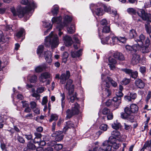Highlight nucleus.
<instances>
[{
  "instance_id": "obj_12",
  "label": "nucleus",
  "mask_w": 151,
  "mask_h": 151,
  "mask_svg": "<svg viewBox=\"0 0 151 151\" xmlns=\"http://www.w3.org/2000/svg\"><path fill=\"white\" fill-rule=\"evenodd\" d=\"M64 135L62 132L58 131L55 132L52 134V136L55 138L56 141H61L63 139Z\"/></svg>"
},
{
  "instance_id": "obj_56",
  "label": "nucleus",
  "mask_w": 151,
  "mask_h": 151,
  "mask_svg": "<svg viewBox=\"0 0 151 151\" xmlns=\"http://www.w3.org/2000/svg\"><path fill=\"white\" fill-rule=\"evenodd\" d=\"M145 27L146 30L148 33L151 32V26L149 24H145Z\"/></svg>"
},
{
  "instance_id": "obj_1",
  "label": "nucleus",
  "mask_w": 151,
  "mask_h": 151,
  "mask_svg": "<svg viewBox=\"0 0 151 151\" xmlns=\"http://www.w3.org/2000/svg\"><path fill=\"white\" fill-rule=\"evenodd\" d=\"M37 6V4L33 1L30 3L27 7L24 8L19 6L17 8V11L14 7H11L10 10L14 16H18L19 17L21 18L27 12L31 11L36 8Z\"/></svg>"
},
{
  "instance_id": "obj_43",
  "label": "nucleus",
  "mask_w": 151,
  "mask_h": 151,
  "mask_svg": "<svg viewBox=\"0 0 151 151\" xmlns=\"http://www.w3.org/2000/svg\"><path fill=\"white\" fill-rule=\"evenodd\" d=\"M124 111L125 114L126 115H130L132 113V111L131 108H129L128 107H126L124 109Z\"/></svg>"
},
{
  "instance_id": "obj_13",
  "label": "nucleus",
  "mask_w": 151,
  "mask_h": 151,
  "mask_svg": "<svg viewBox=\"0 0 151 151\" xmlns=\"http://www.w3.org/2000/svg\"><path fill=\"white\" fill-rule=\"evenodd\" d=\"M70 76V73L69 71H67L65 73H62L60 77V82L62 84H65L66 81L68 79Z\"/></svg>"
},
{
  "instance_id": "obj_34",
  "label": "nucleus",
  "mask_w": 151,
  "mask_h": 151,
  "mask_svg": "<svg viewBox=\"0 0 151 151\" xmlns=\"http://www.w3.org/2000/svg\"><path fill=\"white\" fill-rule=\"evenodd\" d=\"M69 96L70 97V101L73 103V102L74 100L76 99L77 97V94L76 93H74V92H73V93H72L70 95L69 94Z\"/></svg>"
},
{
  "instance_id": "obj_25",
  "label": "nucleus",
  "mask_w": 151,
  "mask_h": 151,
  "mask_svg": "<svg viewBox=\"0 0 151 151\" xmlns=\"http://www.w3.org/2000/svg\"><path fill=\"white\" fill-rule=\"evenodd\" d=\"M36 149L35 145L32 143L29 142L28 144L27 147L24 148V151H30L31 150H33Z\"/></svg>"
},
{
  "instance_id": "obj_24",
  "label": "nucleus",
  "mask_w": 151,
  "mask_h": 151,
  "mask_svg": "<svg viewBox=\"0 0 151 151\" xmlns=\"http://www.w3.org/2000/svg\"><path fill=\"white\" fill-rule=\"evenodd\" d=\"M24 32V30L23 28L20 29L19 32L17 33L15 37V39L17 41H19V39L22 37L23 35Z\"/></svg>"
},
{
  "instance_id": "obj_38",
  "label": "nucleus",
  "mask_w": 151,
  "mask_h": 151,
  "mask_svg": "<svg viewBox=\"0 0 151 151\" xmlns=\"http://www.w3.org/2000/svg\"><path fill=\"white\" fill-rule=\"evenodd\" d=\"M111 39L110 45H114L118 43V37L114 36L111 37Z\"/></svg>"
},
{
  "instance_id": "obj_22",
  "label": "nucleus",
  "mask_w": 151,
  "mask_h": 151,
  "mask_svg": "<svg viewBox=\"0 0 151 151\" xmlns=\"http://www.w3.org/2000/svg\"><path fill=\"white\" fill-rule=\"evenodd\" d=\"M109 88L106 87L103 90L102 93V97L103 98H106L111 95V91Z\"/></svg>"
},
{
  "instance_id": "obj_9",
  "label": "nucleus",
  "mask_w": 151,
  "mask_h": 151,
  "mask_svg": "<svg viewBox=\"0 0 151 151\" xmlns=\"http://www.w3.org/2000/svg\"><path fill=\"white\" fill-rule=\"evenodd\" d=\"M138 38L140 40H139V41H136L137 44L134 45L132 47V52H136L143 45V42L145 38V36L141 34Z\"/></svg>"
},
{
  "instance_id": "obj_14",
  "label": "nucleus",
  "mask_w": 151,
  "mask_h": 151,
  "mask_svg": "<svg viewBox=\"0 0 151 151\" xmlns=\"http://www.w3.org/2000/svg\"><path fill=\"white\" fill-rule=\"evenodd\" d=\"M50 74L47 72L42 73L39 78L40 81L42 83H45L47 81V78H50Z\"/></svg>"
},
{
  "instance_id": "obj_61",
  "label": "nucleus",
  "mask_w": 151,
  "mask_h": 151,
  "mask_svg": "<svg viewBox=\"0 0 151 151\" xmlns=\"http://www.w3.org/2000/svg\"><path fill=\"white\" fill-rule=\"evenodd\" d=\"M110 112V111L108 108H104L102 110V113L104 115H107Z\"/></svg>"
},
{
  "instance_id": "obj_15",
  "label": "nucleus",
  "mask_w": 151,
  "mask_h": 151,
  "mask_svg": "<svg viewBox=\"0 0 151 151\" xmlns=\"http://www.w3.org/2000/svg\"><path fill=\"white\" fill-rule=\"evenodd\" d=\"M135 85L138 88H143L145 85V83L141 79H137L135 81Z\"/></svg>"
},
{
  "instance_id": "obj_36",
  "label": "nucleus",
  "mask_w": 151,
  "mask_h": 151,
  "mask_svg": "<svg viewBox=\"0 0 151 151\" xmlns=\"http://www.w3.org/2000/svg\"><path fill=\"white\" fill-rule=\"evenodd\" d=\"M51 146H53L55 149L56 150H61L63 147V145L61 144H57L54 145L50 144Z\"/></svg>"
},
{
  "instance_id": "obj_54",
  "label": "nucleus",
  "mask_w": 151,
  "mask_h": 151,
  "mask_svg": "<svg viewBox=\"0 0 151 151\" xmlns=\"http://www.w3.org/2000/svg\"><path fill=\"white\" fill-rule=\"evenodd\" d=\"M124 129L127 131H129L131 130L132 127L130 125H128L126 123H124Z\"/></svg>"
},
{
  "instance_id": "obj_5",
  "label": "nucleus",
  "mask_w": 151,
  "mask_h": 151,
  "mask_svg": "<svg viewBox=\"0 0 151 151\" xmlns=\"http://www.w3.org/2000/svg\"><path fill=\"white\" fill-rule=\"evenodd\" d=\"M61 17H53L52 19V23L60 24L61 25V28H63L64 26L67 25V24L71 22L72 20V18L67 15H65L64 18L63 23H62L61 22Z\"/></svg>"
},
{
  "instance_id": "obj_26",
  "label": "nucleus",
  "mask_w": 151,
  "mask_h": 151,
  "mask_svg": "<svg viewBox=\"0 0 151 151\" xmlns=\"http://www.w3.org/2000/svg\"><path fill=\"white\" fill-rule=\"evenodd\" d=\"M74 125L70 121H68L66 122V126L64 128L63 131L64 132H66L68 128H74Z\"/></svg>"
},
{
  "instance_id": "obj_33",
  "label": "nucleus",
  "mask_w": 151,
  "mask_h": 151,
  "mask_svg": "<svg viewBox=\"0 0 151 151\" xmlns=\"http://www.w3.org/2000/svg\"><path fill=\"white\" fill-rule=\"evenodd\" d=\"M130 108L133 113H136L138 111V107L135 104H132L131 105Z\"/></svg>"
},
{
  "instance_id": "obj_63",
  "label": "nucleus",
  "mask_w": 151,
  "mask_h": 151,
  "mask_svg": "<svg viewBox=\"0 0 151 151\" xmlns=\"http://www.w3.org/2000/svg\"><path fill=\"white\" fill-rule=\"evenodd\" d=\"M32 96L33 97H35L37 99H39L40 96V95L38 93H37V91L32 93Z\"/></svg>"
},
{
  "instance_id": "obj_62",
  "label": "nucleus",
  "mask_w": 151,
  "mask_h": 151,
  "mask_svg": "<svg viewBox=\"0 0 151 151\" xmlns=\"http://www.w3.org/2000/svg\"><path fill=\"white\" fill-rule=\"evenodd\" d=\"M17 139L18 141L20 143H24L25 142V140L22 137L18 135Z\"/></svg>"
},
{
  "instance_id": "obj_55",
  "label": "nucleus",
  "mask_w": 151,
  "mask_h": 151,
  "mask_svg": "<svg viewBox=\"0 0 151 151\" xmlns=\"http://www.w3.org/2000/svg\"><path fill=\"white\" fill-rule=\"evenodd\" d=\"M130 75L132 78H136L138 76V73L137 71H133L132 70Z\"/></svg>"
},
{
  "instance_id": "obj_3",
  "label": "nucleus",
  "mask_w": 151,
  "mask_h": 151,
  "mask_svg": "<svg viewBox=\"0 0 151 151\" xmlns=\"http://www.w3.org/2000/svg\"><path fill=\"white\" fill-rule=\"evenodd\" d=\"M59 43V40L57 35L53 34L51 32L48 36L46 37L45 44L47 47L50 45L52 48L56 47Z\"/></svg>"
},
{
  "instance_id": "obj_60",
  "label": "nucleus",
  "mask_w": 151,
  "mask_h": 151,
  "mask_svg": "<svg viewBox=\"0 0 151 151\" xmlns=\"http://www.w3.org/2000/svg\"><path fill=\"white\" fill-rule=\"evenodd\" d=\"M31 107L32 109L37 107V105L36 103L34 101H31L30 103Z\"/></svg>"
},
{
  "instance_id": "obj_2",
  "label": "nucleus",
  "mask_w": 151,
  "mask_h": 151,
  "mask_svg": "<svg viewBox=\"0 0 151 151\" xmlns=\"http://www.w3.org/2000/svg\"><path fill=\"white\" fill-rule=\"evenodd\" d=\"M116 140L115 139H109V141H104L101 147L99 149V151H116L111 149V147L110 145V143L112 144L113 148L116 150L119 147V144L116 143Z\"/></svg>"
},
{
  "instance_id": "obj_37",
  "label": "nucleus",
  "mask_w": 151,
  "mask_h": 151,
  "mask_svg": "<svg viewBox=\"0 0 151 151\" xmlns=\"http://www.w3.org/2000/svg\"><path fill=\"white\" fill-rule=\"evenodd\" d=\"M94 12H95L96 14L98 16H102L104 14L103 9L100 8H98L96 9Z\"/></svg>"
},
{
  "instance_id": "obj_40",
  "label": "nucleus",
  "mask_w": 151,
  "mask_h": 151,
  "mask_svg": "<svg viewBox=\"0 0 151 151\" xmlns=\"http://www.w3.org/2000/svg\"><path fill=\"white\" fill-rule=\"evenodd\" d=\"M60 96L61 97V106L63 109L64 107L65 104V101H64L65 99V94L64 93H60Z\"/></svg>"
},
{
  "instance_id": "obj_7",
  "label": "nucleus",
  "mask_w": 151,
  "mask_h": 151,
  "mask_svg": "<svg viewBox=\"0 0 151 151\" xmlns=\"http://www.w3.org/2000/svg\"><path fill=\"white\" fill-rule=\"evenodd\" d=\"M79 109V105L77 103H75L73 105L71 110H70L69 109H68L67 110L66 118H70L73 115L78 114Z\"/></svg>"
},
{
  "instance_id": "obj_44",
  "label": "nucleus",
  "mask_w": 151,
  "mask_h": 151,
  "mask_svg": "<svg viewBox=\"0 0 151 151\" xmlns=\"http://www.w3.org/2000/svg\"><path fill=\"white\" fill-rule=\"evenodd\" d=\"M68 56V54L66 52H64L62 56V60L63 62L65 63L67 61V59Z\"/></svg>"
},
{
  "instance_id": "obj_48",
  "label": "nucleus",
  "mask_w": 151,
  "mask_h": 151,
  "mask_svg": "<svg viewBox=\"0 0 151 151\" xmlns=\"http://www.w3.org/2000/svg\"><path fill=\"white\" fill-rule=\"evenodd\" d=\"M46 89L44 87H40L37 89V92L39 93H41L43 92L46 90Z\"/></svg>"
},
{
  "instance_id": "obj_51",
  "label": "nucleus",
  "mask_w": 151,
  "mask_h": 151,
  "mask_svg": "<svg viewBox=\"0 0 151 151\" xmlns=\"http://www.w3.org/2000/svg\"><path fill=\"white\" fill-rule=\"evenodd\" d=\"M5 38L3 35V33L1 30H0V43L5 42H6Z\"/></svg>"
},
{
  "instance_id": "obj_17",
  "label": "nucleus",
  "mask_w": 151,
  "mask_h": 151,
  "mask_svg": "<svg viewBox=\"0 0 151 151\" xmlns=\"http://www.w3.org/2000/svg\"><path fill=\"white\" fill-rule=\"evenodd\" d=\"M121 117L122 118L126 119L131 122H134V116L131 114L126 115L124 113L121 112Z\"/></svg>"
},
{
  "instance_id": "obj_35",
  "label": "nucleus",
  "mask_w": 151,
  "mask_h": 151,
  "mask_svg": "<svg viewBox=\"0 0 151 151\" xmlns=\"http://www.w3.org/2000/svg\"><path fill=\"white\" fill-rule=\"evenodd\" d=\"M111 126L113 128L115 129H118L120 128L121 125L120 123L116 121V122H114L112 124Z\"/></svg>"
},
{
  "instance_id": "obj_53",
  "label": "nucleus",
  "mask_w": 151,
  "mask_h": 151,
  "mask_svg": "<svg viewBox=\"0 0 151 151\" xmlns=\"http://www.w3.org/2000/svg\"><path fill=\"white\" fill-rule=\"evenodd\" d=\"M43 48L44 47L43 45H41L39 46L37 49V53L38 54H41L42 53L43 50Z\"/></svg>"
},
{
  "instance_id": "obj_23",
  "label": "nucleus",
  "mask_w": 151,
  "mask_h": 151,
  "mask_svg": "<svg viewBox=\"0 0 151 151\" xmlns=\"http://www.w3.org/2000/svg\"><path fill=\"white\" fill-rule=\"evenodd\" d=\"M139 55L136 54H134L133 55L132 59V63L133 65L139 63Z\"/></svg>"
},
{
  "instance_id": "obj_41",
  "label": "nucleus",
  "mask_w": 151,
  "mask_h": 151,
  "mask_svg": "<svg viewBox=\"0 0 151 151\" xmlns=\"http://www.w3.org/2000/svg\"><path fill=\"white\" fill-rule=\"evenodd\" d=\"M118 71H117L118 72H119V70L120 71H122L124 73H126L130 75V74L132 72V70H131L130 69H127V68H124V69H120L119 68L117 70Z\"/></svg>"
},
{
  "instance_id": "obj_30",
  "label": "nucleus",
  "mask_w": 151,
  "mask_h": 151,
  "mask_svg": "<svg viewBox=\"0 0 151 151\" xmlns=\"http://www.w3.org/2000/svg\"><path fill=\"white\" fill-rule=\"evenodd\" d=\"M110 37L108 36L104 39H101V42L103 44H110L111 40H110Z\"/></svg>"
},
{
  "instance_id": "obj_28",
  "label": "nucleus",
  "mask_w": 151,
  "mask_h": 151,
  "mask_svg": "<svg viewBox=\"0 0 151 151\" xmlns=\"http://www.w3.org/2000/svg\"><path fill=\"white\" fill-rule=\"evenodd\" d=\"M34 134L35 137L34 139V142L35 143H38L41 140L40 138L42 136L41 134L37 132H35Z\"/></svg>"
},
{
  "instance_id": "obj_58",
  "label": "nucleus",
  "mask_w": 151,
  "mask_h": 151,
  "mask_svg": "<svg viewBox=\"0 0 151 151\" xmlns=\"http://www.w3.org/2000/svg\"><path fill=\"white\" fill-rule=\"evenodd\" d=\"M43 68L42 67L40 66H38L35 68V71L37 73H39L42 71L43 70Z\"/></svg>"
},
{
  "instance_id": "obj_6",
  "label": "nucleus",
  "mask_w": 151,
  "mask_h": 151,
  "mask_svg": "<svg viewBox=\"0 0 151 151\" xmlns=\"http://www.w3.org/2000/svg\"><path fill=\"white\" fill-rule=\"evenodd\" d=\"M101 79L102 81L103 85L106 87L109 88L110 86L109 82H110L112 86L114 87H116L117 86V84L116 82L112 80L106 74L101 75Z\"/></svg>"
},
{
  "instance_id": "obj_57",
  "label": "nucleus",
  "mask_w": 151,
  "mask_h": 151,
  "mask_svg": "<svg viewBox=\"0 0 151 151\" xmlns=\"http://www.w3.org/2000/svg\"><path fill=\"white\" fill-rule=\"evenodd\" d=\"M129 96L131 99L134 100L136 98L137 96V94L136 93H131L129 94Z\"/></svg>"
},
{
  "instance_id": "obj_11",
  "label": "nucleus",
  "mask_w": 151,
  "mask_h": 151,
  "mask_svg": "<svg viewBox=\"0 0 151 151\" xmlns=\"http://www.w3.org/2000/svg\"><path fill=\"white\" fill-rule=\"evenodd\" d=\"M108 65L111 70L118 71V68L115 66V64L117 63V61L114 58L110 57L109 58Z\"/></svg>"
},
{
  "instance_id": "obj_16",
  "label": "nucleus",
  "mask_w": 151,
  "mask_h": 151,
  "mask_svg": "<svg viewBox=\"0 0 151 151\" xmlns=\"http://www.w3.org/2000/svg\"><path fill=\"white\" fill-rule=\"evenodd\" d=\"M137 35V33L135 30L132 29L129 32V37L130 38H134L135 41H139L140 39Z\"/></svg>"
},
{
  "instance_id": "obj_31",
  "label": "nucleus",
  "mask_w": 151,
  "mask_h": 151,
  "mask_svg": "<svg viewBox=\"0 0 151 151\" xmlns=\"http://www.w3.org/2000/svg\"><path fill=\"white\" fill-rule=\"evenodd\" d=\"M81 55L82 50H81L77 52H71V56L73 58L79 57Z\"/></svg>"
},
{
  "instance_id": "obj_20",
  "label": "nucleus",
  "mask_w": 151,
  "mask_h": 151,
  "mask_svg": "<svg viewBox=\"0 0 151 151\" xmlns=\"http://www.w3.org/2000/svg\"><path fill=\"white\" fill-rule=\"evenodd\" d=\"M114 57L119 60H125V58L123 54L119 52H115L113 55Z\"/></svg>"
},
{
  "instance_id": "obj_64",
  "label": "nucleus",
  "mask_w": 151,
  "mask_h": 151,
  "mask_svg": "<svg viewBox=\"0 0 151 151\" xmlns=\"http://www.w3.org/2000/svg\"><path fill=\"white\" fill-rule=\"evenodd\" d=\"M47 97L45 96L42 99V104L43 105H45L47 103Z\"/></svg>"
},
{
  "instance_id": "obj_52",
  "label": "nucleus",
  "mask_w": 151,
  "mask_h": 151,
  "mask_svg": "<svg viewBox=\"0 0 151 151\" xmlns=\"http://www.w3.org/2000/svg\"><path fill=\"white\" fill-rule=\"evenodd\" d=\"M110 31V28L109 26H105L103 29L102 32L103 33H108Z\"/></svg>"
},
{
  "instance_id": "obj_8",
  "label": "nucleus",
  "mask_w": 151,
  "mask_h": 151,
  "mask_svg": "<svg viewBox=\"0 0 151 151\" xmlns=\"http://www.w3.org/2000/svg\"><path fill=\"white\" fill-rule=\"evenodd\" d=\"M112 137H110V139H115V140L117 139L119 141H123L125 140L127 136L124 134H121L120 132L116 130L113 131L111 133Z\"/></svg>"
},
{
  "instance_id": "obj_29",
  "label": "nucleus",
  "mask_w": 151,
  "mask_h": 151,
  "mask_svg": "<svg viewBox=\"0 0 151 151\" xmlns=\"http://www.w3.org/2000/svg\"><path fill=\"white\" fill-rule=\"evenodd\" d=\"M151 147V139L149 141L146 142L144 145L141 151H144V149H148Z\"/></svg>"
},
{
  "instance_id": "obj_50",
  "label": "nucleus",
  "mask_w": 151,
  "mask_h": 151,
  "mask_svg": "<svg viewBox=\"0 0 151 151\" xmlns=\"http://www.w3.org/2000/svg\"><path fill=\"white\" fill-rule=\"evenodd\" d=\"M99 128L101 130L105 131L107 130L108 127L106 124H102L100 126Z\"/></svg>"
},
{
  "instance_id": "obj_39",
  "label": "nucleus",
  "mask_w": 151,
  "mask_h": 151,
  "mask_svg": "<svg viewBox=\"0 0 151 151\" xmlns=\"http://www.w3.org/2000/svg\"><path fill=\"white\" fill-rule=\"evenodd\" d=\"M68 32L70 34L74 33L75 32V26L74 24H72L70 27H68L67 29Z\"/></svg>"
},
{
  "instance_id": "obj_27",
  "label": "nucleus",
  "mask_w": 151,
  "mask_h": 151,
  "mask_svg": "<svg viewBox=\"0 0 151 151\" xmlns=\"http://www.w3.org/2000/svg\"><path fill=\"white\" fill-rule=\"evenodd\" d=\"M28 79L29 80L31 83H36L37 80V77L35 75H29L28 77Z\"/></svg>"
},
{
  "instance_id": "obj_59",
  "label": "nucleus",
  "mask_w": 151,
  "mask_h": 151,
  "mask_svg": "<svg viewBox=\"0 0 151 151\" xmlns=\"http://www.w3.org/2000/svg\"><path fill=\"white\" fill-rule=\"evenodd\" d=\"M130 81V79L124 78L122 80V82L123 84L126 85L129 83Z\"/></svg>"
},
{
  "instance_id": "obj_18",
  "label": "nucleus",
  "mask_w": 151,
  "mask_h": 151,
  "mask_svg": "<svg viewBox=\"0 0 151 151\" xmlns=\"http://www.w3.org/2000/svg\"><path fill=\"white\" fill-rule=\"evenodd\" d=\"M51 54V52L49 51L45 52L44 54L45 59L46 62L49 64H50L52 61Z\"/></svg>"
},
{
  "instance_id": "obj_32",
  "label": "nucleus",
  "mask_w": 151,
  "mask_h": 151,
  "mask_svg": "<svg viewBox=\"0 0 151 151\" xmlns=\"http://www.w3.org/2000/svg\"><path fill=\"white\" fill-rule=\"evenodd\" d=\"M58 6L57 5H55L52 8L51 12L53 15H56L58 12Z\"/></svg>"
},
{
  "instance_id": "obj_4",
  "label": "nucleus",
  "mask_w": 151,
  "mask_h": 151,
  "mask_svg": "<svg viewBox=\"0 0 151 151\" xmlns=\"http://www.w3.org/2000/svg\"><path fill=\"white\" fill-rule=\"evenodd\" d=\"M127 12L129 14L135 15L137 13L138 15L142 19L145 20L150 21V14H146L144 10L142 9H139L138 11L137 12L134 8H130L127 9Z\"/></svg>"
},
{
  "instance_id": "obj_49",
  "label": "nucleus",
  "mask_w": 151,
  "mask_h": 151,
  "mask_svg": "<svg viewBox=\"0 0 151 151\" xmlns=\"http://www.w3.org/2000/svg\"><path fill=\"white\" fill-rule=\"evenodd\" d=\"M12 25H6V26L3 25V29L6 31H12L13 30L12 29Z\"/></svg>"
},
{
  "instance_id": "obj_45",
  "label": "nucleus",
  "mask_w": 151,
  "mask_h": 151,
  "mask_svg": "<svg viewBox=\"0 0 151 151\" xmlns=\"http://www.w3.org/2000/svg\"><path fill=\"white\" fill-rule=\"evenodd\" d=\"M103 6L105 12L109 13V14L111 13V9L110 6L103 4Z\"/></svg>"
},
{
  "instance_id": "obj_19",
  "label": "nucleus",
  "mask_w": 151,
  "mask_h": 151,
  "mask_svg": "<svg viewBox=\"0 0 151 151\" xmlns=\"http://www.w3.org/2000/svg\"><path fill=\"white\" fill-rule=\"evenodd\" d=\"M63 40L66 46H69L71 45L73 43L72 38L68 35H66L63 37Z\"/></svg>"
},
{
  "instance_id": "obj_21",
  "label": "nucleus",
  "mask_w": 151,
  "mask_h": 151,
  "mask_svg": "<svg viewBox=\"0 0 151 151\" xmlns=\"http://www.w3.org/2000/svg\"><path fill=\"white\" fill-rule=\"evenodd\" d=\"M112 100L114 102V106L116 108H118L121 103V98L116 96L113 98Z\"/></svg>"
},
{
  "instance_id": "obj_10",
  "label": "nucleus",
  "mask_w": 151,
  "mask_h": 151,
  "mask_svg": "<svg viewBox=\"0 0 151 151\" xmlns=\"http://www.w3.org/2000/svg\"><path fill=\"white\" fill-rule=\"evenodd\" d=\"M73 81L70 79L67 81L65 85V88L68 91V94L70 95L74 92V85L72 84Z\"/></svg>"
},
{
  "instance_id": "obj_46",
  "label": "nucleus",
  "mask_w": 151,
  "mask_h": 151,
  "mask_svg": "<svg viewBox=\"0 0 151 151\" xmlns=\"http://www.w3.org/2000/svg\"><path fill=\"white\" fill-rule=\"evenodd\" d=\"M141 50L143 53H145L148 52L150 51L149 48L147 46H145L141 47Z\"/></svg>"
},
{
  "instance_id": "obj_47",
  "label": "nucleus",
  "mask_w": 151,
  "mask_h": 151,
  "mask_svg": "<svg viewBox=\"0 0 151 151\" xmlns=\"http://www.w3.org/2000/svg\"><path fill=\"white\" fill-rule=\"evenodd\" d=\"M118 43H125L126 42L127 39L125 37H118Z\"/></svg>"
},
{
  "instance_id": "obj_42",
  "label": "nucleus",
  "mask_w": 151,
  "mask_h": 151,
  "mask_svg": "<svg viewBox=\"0 0 151 151\" xmlns=\"http://www.w3.org/2000/svg\"><path fill=\"white\" fill-rule=\"evenodd\" d=\"M58 119V116L55 114H52L50 116V118L49 120V121L51 122L53 121H56Z\"/></svg>"
}]
</instances>
